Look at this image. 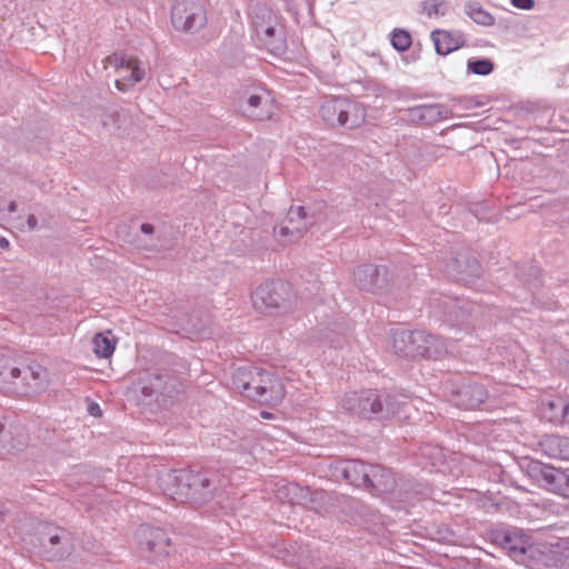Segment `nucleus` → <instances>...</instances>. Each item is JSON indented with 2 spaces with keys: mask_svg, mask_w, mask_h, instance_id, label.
Segmentation results:
<instances>
[{
  "mask_svg": "<svg viewBox=\"0 0 569 569\" xmlns=\"http://www.w3.org/2000/svg\"><path fill=\"white\" fill-rule=\"evenodd\" d=\"M159 487L164 495L177 500L204 503L223 492L229 479L212 468L201 470H163L158 476Z\"/></svg>",
  "mask_w": 569,
  "mask_h": 569,
  "instance_id": "1",
  "label": "nucleus"
},
{
  "mask_svg": "<svg viewBox=\"0 0 569 569\" xmlns=\"http://www.w3.org/2000/svg\"><path fill=\"white\" fill-rule=\"evenodd\" d=\"M232 386L242 396L261 405L276 407L284 397L281 380L268 370L240 367L232 372Z\"/></svg>",
  "mask_w": 569,
  "mask_h": 569,
  "instance_id": "2",
  "label": "nucleus"
},
{
  "mask_svg": "<svg viewBox=\"0 0 569 569\" xmlns=\"http://www.w3.org/2000/svg\"><path fill=\"white\" fill-rule=\"evenodd\" d=\"M391 341L395 352L403 358L437 360L447 353L443 339L421 330H393Z\"/></svg>",
  "mask_w": 569,
  "mask_h": 569,
  "instance_id": "3",
  "label": "nucleus"
},
{
  "mask_svg": "<svg viewBox=\"0 0 569 569\" xmlns=\"http://www.w3.org/2000/svg\"><path fill=\"white\" fill-rule=\"evenodd\" d=\"M0 377L11 383L10 390L22 396H32L43 391L49 382V375L43 367L28 366L23 369L11 367L0 371Z\"/></svg>",
  "mask_w": 569,
  "mask_h": 569,
  "instance_id": "4",
  "label": "nucleus"
},
{
  "mask_svg": "<svg viewBox=\"0 0 569 569\" xmlns=\"http://www.w3.org/2000/svg\"><path fill=\"white\" fill-rule=\"evenodd\" d=\"M399 487V496L405 495L403 500L409 501L415 496H423L426 488L415 481L398 482L393 472L380 465H372L368 475V481L365 489L373 495L391 492Z\"/></svg>",
  "mask_w": 569,
  "mask_h": 569,
  "instance_id": "5",
  "label": "nucleus"
},
{
  "mask_svg": "<svg viewBox=\"0 0 569 569\" xmlns=\"http://www.w3.org/2000/svg\"><path fill=\"white\" fill-rule=\"evenodd\" d=\"M293 297L289 282L283 280H269L261 283L252 293L253 307L268 312L287 307Z\"/></svg>",
  "mask_w": 569,
  "mask_h": 569,
  "instance_id": "6",
  "label": "nucleus"
},
{
  "mask_svg": "<svg viewBox=\"0 0 569 569\" xmlns=\"http://www.w3.org/2000/svg\"><path fill=\"white\" fill-rule=\"evenodd\" d=\"M410 405L405 400H398L388 392L367 389L362 390V405L359 417L370 419L372 417L389 418L406 410Z\"/></svg>",
  "mask_w": 569,
  "mask_h": 569,
  "instance_id": "7",
  "label": "nucleus"
},
{
  "mask_svg": "<svg viewBox=\"0 0 569 569\" xmlns=\"http://www.w3.org/2000/svg\"><path fill=\"white\" fill-rule=\"evenodd\" d=\"M104 69H113L117 78L114 86L119 91H127L144 77V70L140 68L136 57L124 52H114L103 60Z\"/></svg>",
  "mask_w": 569,
  "mask_h": 569,
  "instance_id": "8",
  "label": "nucleus"
},
{
  "mask_svg": "<svg viewBox=\"0 0 569 569\" xmlns=\"http://www.w3.org/2000/svg\"><path fill=\"white\" fill-rule=\"evenodd\" d=\"M171 22L177 30L194 32L207 23V10L201 0H176Z\"/></svg>",
  "mask_w": 569,
  "mask_h": 569,
  "instance_id": "9",
  "label": "nucleus"
},
{
  "mask_svg": "<svg viewBox=\"0 0 569 569\" xmlns=\"http://www.w3.org/2000/svg\"><path fill=\"white\" fill-rule=\"evenodd\" d=\"M322 117L333 123L335 121L348 129L360 127L366 120V109L362 104L348 100H333L321 107Z\"/></svg>",
  "mask_w": 569,
  "mask_h": 569,
  "instance_id": "10",
  "label": "nucleus"
},
{
  "mask_svg": "<svg viewBox=\"0 0 569 569\" xmlns=\"http://www.w3.org/2000/svg\"><path fill=\"white\" fill-rule=\"evenodd\" d=\"M181 390V383L177 377L169 372L150 375L142 385L141 392L144 397H154L158 402L166 403Z\"/></svg>",
  "mask_w": 569,
  "mask_h": 569,
  "instance_id": "11",
  "label": "nucleus"
},
{
  "mask_svg": "<svg viewBox=\"0 0 569 569\" xmlns=\"http://www.w3.org/2000/svg\"><path fill=\"white\" fill-rule=\"evenodd\" d=\"M450 397L455 406L463 409H475L485 403L488 391L482 383L468 381L452 385Z\"/></svg>",
  "mask_w": 569,
  "mask_h": 569,
  "instance_id": "12",
  "label": "nucleus"
},
{
  "mask_svg": "<svg viewBox=\"0 0 569 569\" xmlns=\"http://www.w3.org/2000/svg\"><path fill=\"white\" fill-rule=\"evenodd\" d=\"M42 532L41 545L44 557L48 560H60L64 558L71 549L69 532L58 527H46Z\"/></svg>",
  "mask_w": 569,
  "mask_h": 569,
  "instance_id": "13",
  "label": "nucleus"
},
{
  "mask_svg": "<svg viewBox=\"0 0 569 569\" xmlns=\"http://www.w3.org/2000/svg\"><path fill=\"white\" fill-rule=\"evenodd\" d=\"M137 538L140 547L152 553L154 558L164 557L169 553L170 539L161 528L142 525L137 530Z\"/></svg>",
  "mask_w": 569,
  "mask_h": 569,
  "instance_id": "14",
  "label": "nucleus"
},
{
  "mask_svg": "<svg viewBox=\"0 0 569 569\" xmlns=\"http://www.w3.org/2000/svg\"><path fill=\"white\" fill-rule=\"evenodd\" d=\"M531 471L543 481V486L551 492L569 498V475L565 471L546 466L540 462H532Z\"/></svg>",
  "mask_w": 569,
  "mask_h": 569,
  "instance_id": "15",
  "label": "nucleus"
},
{
  "mask_svg": "<svg viewBox=\"0 0 569 569\" xmlns=\"http://www.w3.org/2000/svg\"><path fill=\"white\" fill-rule=\"evenodd\" d=\"M492 541L517 561L522 560L531 547L529 537L517 529L497 530L492 533Z\"/></svg>",
  "mask_w": 569,
  "mask_h": 569,
  "instance_id": "16",
  "label": "nucleus"
},
{
  "mask_svg": "<svg viewBox=\"0 0 569 569\" xmlns=\"http://www.w3.org/2000/svg\"><path fill=\"white\" fill-rule=\"evenodd\" d=\"M250 116L258 120L270 119L274 110V101L266 89H257L248 96Z\"/></svg>",
  "mask_w": 569,
  "mask_h": 569,
  "instance_id": "17",
  "label": "nucleus"
},
{
  "mask_svg": "<svg viewBox=\"0 0 569 569\" xmlns=\"http://www.w3.org/2000/svg\"><path fill=\"white\" fill-rule=\"evenodd\" d=\"M431 40L438 54L446 56L465 46L461 32L436 29L431 32Z\"/></svg>",
  "mask_w": 569,
  "mask_h": 569,
  "instance_id": "18",
  "label": "nucleus"
},
{
  "mask_svg": "<svg viewBox=\"0 0 569 569\" xmlns=\"http://www.w3.org/2000/svg\"><path fill=\"white\" fill-rule=\"evenodd\" d=\"M371 467L361 460H346L340 462L338 470L350 485L365 488Z\"/></svg>",
  "mask_w": 569,
  "mask_h": 569,
  "instance_id": "19",
  "label": "nucleus"
},
{
  "mask_svg": "<svg viewBox=\"0 0 569 569\" xmlns=\"http://www.w3.org/2000/svg\"><path fill=\"white\" fill-rule=\"evenodd\" d=\"M541 451L549 458L569 460V438L547 435L539 441Z\"/></svg>",
  "mask_w": 569,
  "mask_h": 569,
  "instance_id": "20",
  "label": "nucleus"
},
{
  "mask_svg": "<svg viewBox=\"0 0 569 569\" xmlns=\"http://www.w3.org/2000/svg\"><path fill=\"white\" fill-rule=\"evenodd\" d=\"M118 338L111 330L98 332L92 338V350L98 358H110L116 349Z\"/></svg>",
  "mask_w": 569,
  "mask_h": 569,
  "instance_id": "21",
  "label": "nucleus"
},
{
  "mask_svg": "<svg viewBox=\"0 0 569 569\" xmlns=\"http://www.w3.org/2000/svg\"><path fill=\"white\" fill-rule=\"evenodd\" d=\"M287 222L292 227V238H300L311 226L302 206L290 207L287 213Z\"/></svg>",
  "mask_w": 569,
  "mask_h": 569,
  "instance_id": "22",
  "label": "nucleus"
},
{
  "mask_svg": "<svg viewBox=\"0 0 569 569\" xmlns=\"http://www.w3.org/2000/svg\"><path fill=\"white\" fill-rule=\"evenodd\" d=\"M213 443L218 448L229 451L249 450V441L240 439L234 431H228L224 435H218Z\"/></svg>",
  "mask_w": 569,
  "mask_h": 569,
  "instance_id": "23",
  "label": "nucleus"
},
{
  "mask_svg": "<svg viewBox=\"0 0 569 569\" xmlns=\"http://www.w3.org/2000/svg\"><path fill=\"white\" fill-rule=\"evenodd\" d=\"M353 277L360 288L369 289L377 280L378 270L373 266H362L355 271Z\"/></svg>",
  "mask_w": 569,
  "mask_h": 569,
  "instance_id": "24",
  "label": "nucleus"
},
{
  "mask_svg": "<svg viewBox=\"0 0 569 569\" xmlns=\"http://www.w3.org/2000/svg\"><path fill=\"white\" fill-rule=\"evenodd\" d=\"M341 407L356 416H359V410L362 405V390L347 392L340 402Z\"/></svg>",
  "mask_w": 569,
  "mask_h": 569,
  "instance_id": "25",
  "label": "nucleus"
},
{
  "mask_svg": "<svg viewBox=\"0 0 569 569\" xmlns=\"http://www.w3.org/2000/svg\"><path fill=\"white\" fill-rule=\"evenodd\" d=\"M412 43L411 34L403 29H395L391 33V44L392 47L399 51H407Z\"/></svg>",
  "mask_w": 569,
  "mask_h": 569,
  "instance_id": "26",
  "label": "nucleus"
},
{
  "mask_svg": "<svg viewBox=\"0 0 569 569\" xmlns=\"http://www.w3.org/2000/svg\"><path fill=\"white\" fill-rule=\"evenodd\" d=\"M542 405L546 407L545 415H547V409L550 411V416H548V419L551 422H562V406H567V402L565 400L558 398L555 400H549L546 403L543 402Z\"/></svg>",
  "mask_w": 569,
  "mask_h": 569,
  "instance_id": "27",
  "label": "nucleus"
},
{
  "mask_svg": "<svg viewBox=\"0 0 569 569\" xmlns=\"http://www.w3.org/2000/svg\"><path fill=\"white\" fill-rule=\"evenodd\" d=\"M170 327L169 330L176 332L177 335H181L182 337H186L188 339H197L199 338V333L193 331V327L196 322H169Z\"/></svg>",
  "mask_w": 569,
  "mask_h": 569,
  "instance_id": "28",
  "label": "nucleus"
},
{
  "mask_svg": "<svg viewBox=\"0 0 569 569\" xmlns=\"http://www.w3.org/2000/svg\"><path fill=\"white\" fill-rule=\"evenodd\" d=\"M467 67L468 71L479 76H487L493 70V63L489 59L469 60Z\"/></svg>",
  "mask_w": 569,
  "mask_h": 569,
  "instance_id": "29",
  "label": "nucleus"
},
{
  "mask_svg": "<svg viewBox=\"0 0 569 569\" xmlns=\"http://www.w3.org/2000/svg\"><path fill=\"white\" fill-rule=\"evenodd\" d=\"M274 234L283 242H290L298 239L292 238V227L287 222V219L279 228L274 229Z\"/></svg>",
  "mask_w": 569,
  "mask_h": 569,
  "instance_id": "30",
  "label": "nucleus"
},
{
  "mask_svg": "<svg viewBox=\"0 0 569 569\" xmlns=\"http://www.w3.org/2000/svg\"><path fill=\"white\" fill-rule=\"evenodd\" d=\"M442 4V1L427 0L423 2L422 9L428 17L438 16L440 13L443 14L441 11Z\"/></svg>",
  "mask_w": 569,
  "mask_h": 569,
  "instance_id": "31",
  "label": "nucleus"
},
{
  "mask_svg": "<svg viewBox=\"0 0 569 569\" xmlns=\"http://www.w3.org/2000/svg\"><path fill=\"white\" fill-rule=\"evenodd\" d=\"M511 3L519 9L529 10L535 6L533 0H511Z\"/></svg>",
  "mask_w": 569,
  "mask_h": 569,
  "instance_id": "32",
  "label": "nucleus"
},
{
  "mask_svg": "<svg viewBox=\"0 0 569 569\" xmlns=\"http://www.w3.org/2000/svg\"><path fill=\"white\" fill-rule=\"evenodd\" d=\"M263 33H264V37H263V41H264V43H266L267 46H271L270 40H271V38H273V36H274V28H273V27H268V28H266V30H264V32H263Z\"/></svg>",
  "mask_w": 569,
  "mask_h": 569,
  "instance_id": "33",
  "label": "nucleus"
},
{
  "mask_svg": "<svg viewBox=\"0 0 569 569\" xmlns=\"http://www.w3.org/2000/svg\"><path fill=\"white\" fill-rule=\"evenodd\" d=\"M88 411L93 417H100L101 416V409L98 403L92 402L88 407Z\"/></svg>",
  "mask_w": 569,
  "mask_h": 569,
  "instance_id": "34",
  "label": "nucleus"
},
{
  "mask_svg": "<svg viewBox=\"0 0 569 569\" xmlns=\"http://www.w3.org/2000/svg\"><path fill=\"white\" fill-rule=\"evenodd\" d=\"M562 422L569 423V402H567V406H562Z\"/></svg>",
  "mask_w": 569,
  "mask_h": 569,
  "instance_id": "35",
  "label": "nucleus"
},
{
  "mask_svg": "<svg viewBox=\"0 0 569 569\" xmlns=\"http://www.w3.org/2000/svg\"><path fill=\"white\" fill-rule=\"evenodd\" d=\"M478 14H481L483 17V19L479 20L476 17H473V19L477 20V21H481V23H489L492 20V18L489 14H487V13H485L482 11H479Z\"/></svg>",
  "mask_w": 569,
  "mask_h": 569,
  "instance_id": "36",
  "label": "nucleus"
},
{
  "mask_svg": "<svg viewBox=\"0 0 569 569\" xmlns=\"http://www.w3.org/2000/svg\"><path fill=\"white\" fill-rule=\"evenodd\" d=\"M27 222H28L29 229H31V230L34 229L37 226V219L32 214L28 217Z\"/></svg>",
  "mask_w": 569,
  "mask_h": 569,
  "instance_id": "37",
  "label": "nucleus"
},
{
  "mask_svg": "<svg viewBox=\"0 0 569 569\" xmlns=\"http://www.w3.org/2000/svg\"><path fill=\"white\" fill-rule=\"evenodd\" d=\"M141 230L144 232V233H151L153 231V227L151 224H148V223H143L141 226Z\"/></svg>",
  "mask_w": 569,
  "mask_h": 569,
  "instance_id": "38",
  "label": "nucleus"
},
{
  "mask_svg": "<svg viewBox=\"0 0 569 569\" xmlns=\"http://www.w3.org/2000/svg\"><path fill=\"white\" fill-rule=\"evenodd\" d=\"M0 247H1L2 249H8V248H9V241H8V239H6V238H0Z\"/></svg>",
  "mask_w": 569,
  "mask_h": 569,
  "instance_id": "39",
  "label": "nucleus"
},
{
  "mask_svg": "<svg viewBox=\"0 0 569 569\" xmlns=\"http://www.w3.org/2000/svg\"><path fill=\"white\" fill-rule=\"evenodd\" d=\"M429 450H431V448H430V447H425V448L422 449V455H427V453L429 452Z\"/></svg>",
  "mask_w": 569,
  "mask_h": 569,
  "instance_id": "40",
  "label": "nucleus"
},
{
  "mask_svg": "<svg viewBox=\"0 0 569 569\" xmlns=\"http://www.w3.org/2000/svg\"><path fill=\"white\" fill-rule=\"evenodd\" d=\"M16 208H17L16 203H14V202H12V203L10 204V207H9V210H10V211H14V210H16Z\"/></svg>",
  "mask_w": 569,
  "mask_h": 569,
  "instance_id": "41",
  "label": "nucleus"
},
{
  "mask_svg": "<svg viewBox=\"0 0 569 569\" xmlns=\"http://www.w3.org/2000/svg\"><path fill=\"white\" fill-rule=\"evenodd\" d=\"M3 429H4V425L2 421H0V433L3 431Z\"/></svg>",
  "mask_w": 569,
  "mask_h": 569,
  "instance_id": "42",
  "label": "nucleus"
},
{
  "mask_svg": "<svg viewBox=\"0 0 569 569\" xmlns=\"http://www.w3.org/2000/svg\"><path fill=\"white\" fill-rule=\"evenodd\" d=\"M2 515H3V513L1 512V513H0V517H1Z\"/></svg>",
  "mask_w": 569,
  "mask_h": 569,
  "instance_id": "43",
  "label": "nucleus"
}]
</instances>
